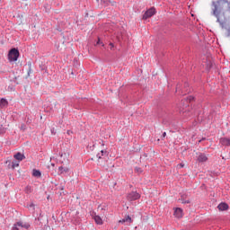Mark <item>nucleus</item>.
Masks as SVG:
<instances>
[{"instance_id": "obj_10", "label": "nucleus", "mask_w": 230, "mask_h": 230, "mask_svg": "<svg viewBox=\"0 0 230 230\" xmlns=\"http://www.w3.org/2000/svg\"><path fill=\"white\" fill-rule=\"evenodd\" d=\"M69 172V168L67 167H58V173L63 174V173H67Z\"/></svg>"}, {"instance_id": "obj_3", "label": "nucleus", "mask_w": 230, "mask_h": 230, "mask_svg": "<svg viewBox=\"0 0 230 230\" xmlns=\"http://www.w3.org/2000/svg\"><path fill=\"white\" fill-rule=\"evenodd\" d=\"M19 227H22L23 229H29L30 228V224L22 223V222L19 221V222H17L16 224L13 225V230H19Z\"/></svg>"}, {"instance_id": "obj_8", "label": "nucleus", "mask_w": 230, "mask_h": 230, "mask_svg": "<svg viewBox=\"0 0 230 230\" xmlns=\"http://www.w3.org/2000/svg\"><path fill=\"white\" fill-rule=\"evenodd\" d=\"M220 143H221V145H223V146H230V139L229 138H221Z\"/></svg>"}, {"instance_id": "obj_14", "label": "nucleus", "mask_w": 230, "mask_h": 230, "mask_svg": "<svg viewBox=\"0 0 230 230\" xmlns=\"http://www.w3.org/2000/svg\"><path fill=\"white\" fill-rule=\"evenodd\" d=\"M181 204H190V202H191V200L190 199H186L185 196H181V199H180Z\"/></svg>"}, {"instance_id": "obj_17", "label": "nucleus", "mask_w": 230, "mask_h": 230, "mask_svg": "<svg viewBox=\"0 0 230 230\" xmlns=\"http://www.w3.org/2000/svg\"><path fill=\"white\" fill-rule=\"evenodd\" d=\"M135 172H137V173H143V170L139 167H136Z\"/></svg>"}, {"instance_id": "obj_20", "label": "nucleus", "mask_w": 230, "mask_h": 230, "mask_svg": "<svg viewBox=\"0 0 230 230\" xmlns=\"http://www.w3.org/2000/svg\"><path fill=\"white\" fill-rule=\"evenodd\" d=\"M163 137H166V132L163 133Z\"/></svg>"}, {"instance_id": "obj_6", "label": "nucleus", "mask_w": 230, "mask_h": 230, "mask_svg": "<svg viewBox=\"0 0 230 230\" xmlns=\"http://www.w3.org/2000/svg\"><path fill=\"white\" fill-rule=\"evenodd\" d=\"M208 161V155L205 154L199 153L198 155V162L199 163H206Z\"/></svg>"}, {"instance_id": "obj_16", "label": "nucleus", "mask_w": 230, "mask_h": 230, "mask_svg": "<svg viewBox=\"0 0 230 230\" xmlns=\"http://www.w3.org/2000/svg\"><path fill=\"white\" fill-rule=\"evenodd\" d=\"M6 105H8V101H6V99H1L0 100V106L1 107H6Z\"/></svg>"}, {"instance_id": "obj_9", "label": "nucleus", "mask_w": 230, "mask_h": 230, "mask_svg": "<svg viewBox=\"0 0 230 230\" xmlns=\"http://www.w3.org/2000/svg\"><path fill=\"white\" fill-rule=\"evenodd\" d=\"M24 155L21 154V153H17L16 155H14V159H16V161L20 162L22 161L24 159Z\"/></svg>"}, {"instance_id": "obj_5", "label": "nucleus", "mask_w": 230, "mask_h": 230, "mask_svg": "<svg viewBox=\"0 0 230 230\" xmlns=\"http://www.w3.org/2000/svg\"><path fill=\"white\" fill-rule=\"evenodd\" d=\"M173 215H174L175 218H182V217H183V215H184L183 212H182V208H176L174 209Z\"/></svg>"}, {"instance_id": "obj_1", "label": "nucleus", "mask_w": 230, "mask_h": 230, "mask_svg": "<svg viewBox=\"0 0 230 230\" xmlns=\"http://www.w3.org/2000/svg\"><path fill=\"white\" fill-rule=\"evenodd\" d=\"M8 58L10 62H17V58H19V50L17 49H12L9 51Z\"/></svg>"}, {"instance_id": "obj_12", "label": "nucleus", "mask_w": 230, "mask_h": 230, "mask_svg": "<svg viewBox=\"0 0 230 230\" xmlns=\"http://www.w3.org/2000/svg\"><path fill=\"white\" fill-rule=\"evenodd\" d=\"M93 219L99 226H102V224H103V220H102V217H100V216H94Z\"/></svg>"}, {"instance_id": "obj_7", "label": "nucleus", "mask_w": 230, "mask_h": 230, "mask_svg": "<svg viewBox=\"0 0 230 230\" xmlns=\"http://www.w3.org/2000/svg\"><path fill=\"white\" fill-rule=\"evenodd\" d=\"M217 209H219V211H227V209H229V205L226 203H220L217 206Z\"/></svg>"}, {"instance_id": "obj_4", "label": "nucleus", "mask_w": 230, "mask_h": 230, "mask_svg": "<svg viewBox=\"0 0 230 230\" xmlns=\"http://www.w3.org/2000/svg\"><path fill=\"white\" fill-rule=\"evenodd\" d=\"M141 195L137 193V191H132L129 194H128V200H137V199H140Z\"/></svg>"}, {"instance_id": "obj_18", "label": "nucleus", "mask_w": 230, "mask_h": 230, "mask_svg": "<svg viewBox=\"0 0 230 230\" xmlns=\"http://www.w3.org/2000/svg\"><path fill=\"white\" fill-rule=\"evenodd\" d=\"M103 154H105V151L102 150L101 154L97 155L98 159H102V155H103Z\"/></svg>"}, {"instance_id": "obj_11", "label": "nucleus", "mask_w": 230, "mask_h": 230, "mask_svg": "<svg viewBox=\"0 0 230 230\" xmlns=\"http://www.w3.org/2000/svg\"><path fill=\"white\" fill-rule=\"evenodd\" d=\"M125 222H128V224H132V218L128 216L126 218H123L119 221V224H125Z\"/></svg>"}, {"instance_id": "obj_13", "label": "nucleus", "mask_w": 230, "mask_h": 230, "mask_svg": "<svg viewBox=\"0 0 230 230\" xmlns=\"http://www.w3.org/2000/svg\"><path fill=\"white\" fill-rule=\"evenodd\" d=\"M20 163H21V162H19V160H14V161H13V162H12V166H11V168H12L13 170H15V168H18Z\"/></svg>"}, {"instance_id": "obj_21", "label": "nucleus", "mask_w": 230, "mask_h": 230, "mask_svg": "<svg viewBox=\"0 0 230 230\" xmlns=\"http://www.w3.org/2000/svg\"><path fill=\"white\" fill-rule=\"evenodd\" d=\"M189 100H190V102H191V100H193V97H190V99H189Z\"/></svg>"}, {"instance_id": "obj_15", "label": "nucleus", "mask_w": 230, "mask_h": 230, "mask_svg": "<svg viewBox=\"0 0 230 230\" xmlns=\"http://www.w3.org/2000/svg\"><path fill=\"white\" fill-rule=\"evenodd\" d=\"M32 175H33V177H40V175H42V174L40 173V171L34 169L32 171Z\"/></svg>"}, {"instance_id": "obj_19", "label": "nucleus", "mask_w": 230, "mask_h": 230, "mask_svg": "<svg viewBox=\"0 0 230 230\" xmlns=\"http://www.w3.org/2000/svg\"><path fill=\"white\" fill-rule=\"evenodd\" d=\"M177 168H184V164H180L177 165Z\"/></svg>"}, {"instance_id": "obj_2", "label": "nucleus", "mask_w": 230, "mask_h": 230, "mask_svg": "<svg viewBox=\"0 0 230 230\" xmlns=\"http://www.w3.org/2000/svg\"><path fill=\"white\" fill-rule=\"evenodd\" d=\"M154 15H155V7H151L144 13L143 19L146 21V19H150V17H154Z\"/></svg>"}]
</instances>
